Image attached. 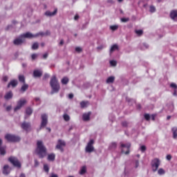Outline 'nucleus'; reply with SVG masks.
Listing matches in <instances>:
<instances>
[{
  "mask_svg": "<svg viewBox=\"0 0 177 177\" xmlns=\"http://www.w3.org/2000/svg\"><path fill=\"white\" fill-rule=\"evenodd\" d=\"M46 125H48V115L44 113L41 115V122L40 128H45Z\"/></svg>",
  "mask_w": 177,
  "mask_h": 177,
  "instance_id": "obj_10",
  "label": "nucleus"
},
{
  "mask_svg": "<svg viewBox=\"0 0 177 177\" xmlns=\"http://www.w3.org/2000/svg\"><path fill=\"white\" fill-rule=\"evenodd\" d=\"M170 86H171V88H174V89H176V88H177L176 84H175V83H171V84H170Z\"/></svg>",
  "mask_w": 177,
  "mask_h": 177,
  "instance_id": "obj_45",
  "label": "nucleus"
},
{
  "mask_svg": "<svg viewBox=\"0 0 177 177\" xmlns=\"http://www.w3.org/2000/svg\"><path fill=\"white\" fill-rule=\"evenodd\" d=\"M57 14V8H55L53 12L49 10L46 11L45 12V16H47L48 17H52L53 16H56Z\"/></svg>",
  "mask_w": 177,
  "mask_h": 177,
  "instance_id": "obj_14",
  "label": "nucleus"
},
{
  "mask_svg": "<svg viewBox=\"0 0 177 177\" xmlns=\"http://www.w3.org/2000/svg\"><path fill=\"white\" fill-rule=\"evenodd\" d=\"M64 146H66V142L62 140H59L56 148L63 151V147H64Z\"/></svg>",
  "mask_w": 177,
  "mask_h": 177,
  "instance_id": "obj_11",
  "label": "nucleus"
},
{
  "mask_svg": "<svg viewBox=\"0 0 177 177\" xmlns=\"http://www.w3.org/2000/svg\"><path fill=\"white\" fill-rule=\"evenodd\" d=\"M110 29L112 30V31H115V30H118V26L117 25L111 26Z\"/></svg>",
  "mask_w": 177,
  "mask_h": 177,
  "instance_id": "obj_38",
  "label": "nucleus"
},
{
  "mask_svg": "<svg viewBox=\"0 0 177 177\" xmlns=\"http://www.w3.org/2000/svg\"><path fill=\"white\" fill-rule=\"evenodd\" d=\"M32 60H35V59H37V57H38V55L37 54H32L31 56Z\"/></svg>",
  "mask_w": 177,
  "mask_h": 177,
  "instance_id": "obj_47",
  "label": "nucleus"
},
{
  "mask_svg": "<svg viewBox=\"0 0 177 177\" xmlns=\"http://www.w3.org/2000/svg\"><path fill=\"white\" fill-rule=\"evenodd\" d=\"M8 80H9V77H8V76H4L3 77V81H4V82H8Z\"/></svg>",
  "mask_w": 177,
  "mask_h": 177,
  "instance_id": "obj_51",
  "label": "nucleus"
},
{
  "mask_svg": "<svg viewBox=\"0 0 177 177\" xmlns=\"http://www.w3.org/2000/svg\"><path fill=\"white\" fill-rule=\"evenodd\" d=\"M10 110H12V106H8L6 107V111H10Z\"/></svg>",
  "mask_w": 177,
  "mask_h": 177,
  "instance_id": "obj_54",
  "label": "nucleus"
},
{
  "mask_svg": "<svg viewBox=\"0 0 177 177\" xmlns=\"http://www.w3.org/2000/svg\"><path fill=\"white\" fill-rule=\"evenodd\" d=\"M83 121H89L91 120V113H84L82 115Z\"/></svg>",
  "mask_w": 177,
  "mask_h": 177,
  "instance_id": "obj_21",
  "label": "nucleus"
},
{
  "mask_svg": "<svg viewBox=\"0 0 177 177\" xmlns=\"http://www.w3.org/2000/svg\"><path fill=\"white\" fill-rule=\"evenodd\" d=\"M10 28H12V25H8L6 28V30L8 31V30H10Z\"/></svg>",
  "mask_w": 177,
  "mask_h": 177,
  "instance_id": "obj_53",
  "label": "nucleus"
},
{
  "mask_svg": "<svg viewBox=\"0 0 177 177\" xmlns=\"http://www.w3.org/2000/svg\"><path fill=\"white\" fill-rule=\"evenodd\" d=\"M35 38H37V37H48V35H50V32L49 30H46V32H39L38 33H36Z\"/></svg>",
  "mask_w": 177,
  "mask_h": 177,
  "instance_id": "obj_13",
  "label": "nucleus"
},
{
  "mask_svg": "<svg viewBox=\"0 0 177 177\" xmlns=\"http://www.w3.org/2000/svg\"><path fill=\"white\" fill-rule=\"evenodd\" d=\"M140 149L142 153L146 151V146L145 145H142Z\"/></svg>",
  "mask_w": 177,
  "mask_h": 177,
  "instance_id": "obj_42",
  "label": "nucleus"
},
{
  "mask_svg": "<svg viewBox=\"0 0 177 177\" xmlns=\"http://www.w3.org/2000/svg\"><path fill=\"white\" fill-rule=\"evenodd\" d=\"M44 169L45 171V172H49V166H48V165H44Z\"/></svg>",
  "mask_w": 177,
  "mask_h": 177,
  "instance_id": "obj_40",
  "label": "nucleus"
},
{
  "mask_svg": "<svg viewBox=\"0 0 177 177\" xmlns=\"http://www.w3.org/2000/svg\"><path fill=\"white\" fill-rule=\"evenodd\" d=\"M122 147V153L124 154H128L129 153V149L131 148V143L128 142L127 144L120 143Z\"/></svg>",
  "mask_w": 177,
  "mask_h": 177,
  "instance_id": "obj_6",
  "label": "nucleus"
},
{
  "mask_svg": "<svg viewBox=\"0 0 177 177\" xmlns=\"http://www.w3.org/2000/svg\"><path fill=\"white\" fill-rule=\"evenodd\" d=\"M170 17L174 21H177V10H172L170 13Z\"/></svg>",
  "mask_w": 177,
  "mask_h": 177,
  "instance_id": "obj_19",
  "label": "nucleus"
},
{
  "mask_svg": "<svg viewBox=\"0 0 177 177\" xmlns=\"http://www.w3.org/2000/svg\"><path fill=\"white\" fill-rule=\"evenodd\" d=\"M117 49H118V46L117 44H114L111 46L110 53H113V52H114V50H117Z\"/></svg>",
  "mask_w": 177,
  "mask_h": 177,
  "instance_id": "obj_31",
  "label": "nucleus"
},
{
  "mask_svg": "<svg viewBox=\"0 0 177 177\" xmlns=\"http://www.w3.org/2000/svg\"><path fill=\"white\" fill-rule=\"evenodd\" d=\"M151 167L153 172H156L158 167H160V160L158 158H155L151 161Z\"/></svg>",
  "mask_w": 177,
  "mask_h": 177,
  "instance_id": "obj_7",
  "label": "nucleus"
},
{
  "mask_svg": "<svg viewBox=\"0 0 177 177\" xmlns=\"http://www.w3.org/2000/svg\"><path fill=\"white\" fill-rule=\"evenodd\" d=\"M36 153L39 156V158H44L46 156V147L44 146L42 141H37Z\"/></svg>",
  "mask_w": 177,
  "mask_h": 177,
  "instance_id": "obj_1",
  "label": "nucleus"
},
{
  "mask_svg": "<svg viewBox=\"0 0 177 177\" xmlns=\"http://www.w3.org/2000/svg\"><path fill=\"white\" fill-rule=\"evenodd\" d=\"M5 139H6V140H8V142H20V140H21V138H20V137L17 136H15L13 134H6L5 136Z\"/></svg>",
  "mask_w": 177,
  "mask_h": 177,
  "instance_id": "obj_5",
  "label": "nucleus"
},
{
  "mask_svg": "<svg viewBox=\"0 0 177 177\" xmlns=\"http://www.w3.org/2000/svg\"><path fill=\"white\" fill-rule=\"evenodd\" d=\"M108 3H114L113 0H107Z\"/></svg>",
  "mask_w": 177,
  "mask_h": 177,
  "instance_id": "obj_62",
  "label": "nucleus"
},
{
  "mask_svg": "<svg viewBox=\"0 0 177 177\" xmlns=\"http://www.w3.org/2000/svg\"><path fill=\"white\" fill-rule=\"evenodd\" d=\"M0 154L1 156H5V154H6L5 148L2 147V139H1V138H0Z\"/></svg>",
  "mask_w": 177,
  "mask_h": 177,
  "instance_id": "obj_22",
  "label": "nucleus"
},
{
  "mask_svg": "<svg viewBox=\"0 0 177 177\" xmlns=\"http://www.w3.org/2000/svg\"><path fill=\"white\" fill-rule=\"evenodd\" d=\"M158 175H164L165 174V170H164L162 168H160L158 169Z\"/></svg>",
  "mask_w": 177,
  "mask_h": 177,
  "instance_id": "obj_35",
  "label": "nucleus"
},
{
  "mask_svg": "<svg viewBox=\"0 0 177 177\" xmlns=\"http://www.w3.org/2000/svg\"><path fill=\"white\" fill-rule=\"evenodd\" d=\"M75 50H76V52H78L80 53L82 52V48H81L80 47H76Z\"/></svg>",
  "mask_w": 177,
  "mask_h": 177,
  "instance_id": "obj_46",
  "label": "nucleus"
},
{
  "mask_svg": "<svg viewBox=\"0 0 177 177\" xmlns=\"http://www.w3.org/2000/svg\"><path fill=\"white\" fill-rule=\"evenodd\" d=\"M39 165V162H38V160L35 159V167H37Z\"/></svg>",
  "mask_w": 177,
  "mask_h": 177,
  "instance_id": "obj_49",
  "label": "nucleus"
},
{
  "mask_svg": "<svg viewBox=\"0 0 177 177\" xmlns=\"http://www.w3.org/2000/svg\"><path fill=\"white\" fill-rule=\"evenodd\" d=\"M171 158H172V156H171V155L167 156V160H168L169 161V160H171Z\"/></svg>",
  "mask_w": 177,
  "mask_h": 177,
  "instance_id": "obj_57",
  "label": "nucleus"
},
{
  "mask_svg": "<svg viewBox=\"0 0 177 177\" xmlns=\"http://www.w3.org/2000/svg\"><path fill=\"white\" fill-rule=\"evenodd\" d=\"M80 106L82 109H85V107H88V106H89V102L82 101L80 102Z\"/></svg>",
  "mask_w": 177,
  "mask_h": 177,
  "instance_id": "obj_24",
  "label": "nucleus"
},
{
  "mask_svg": "<svg viewBox=\"0 0 177 177\" xmlns=\"http://www.w3.org/2000/svg\"><path fill=\"white\" fill-rule=\"evenodd\" d=\"M171 131L173 132L174 139H176V138H177V127H173Z\"/></svg>",
  "mask_w": 177,
  "mask_h": 177,
  "instance_id": "obj_29",
  "label": "nucleus"
},
{
  "mask_svg": "<svg viewBox=\"0 0 177 177\" xmlns=\"http://www.w3.org/2000/svg\"><path fill=\"white\" fill-rule=\"evenodd\" d=\"M21 127L22 128V129H24V131H28V129L31 128V124L30 122H24L21 124Z\"/></svg>",
  "mask_w": 177,
  "mask_h": 177,
  "instance_id": "obj_12",
  "label": "nucleus"
},
{
  "mask_svg": "<svg viewBox=\"0 0 177 177\" xmlns=\"http://www.w3.org/2000/svg\"><path fill=\"white\" fill-rule=\"evenodd\" d=\"M44 78H45V79L49 78V74L46 73V74L44 75Z\"/></svg>",
  "mask_w": 177,
  "mask_h": 177,
  "instance_id": "obj_61",
  "label": "nucleus"
},
{
  "mask_svg": "<svg viewBox=\"0 0 177 177\" xmlns=\"http://www.w3.org/2000/svg\"><path fill=\"white\" fill-rule=\"evenodd\" d=\"M23 39H24L25 38H35V35H32V33L30 32H27L26 33H24L21 35Z\"/></svg>",
  "mask_w": 177,
  "mask_h": 177,
  "instance_id": "obj_15",
  "label": "nucleus"
},
{
  "mask_svg": "<svg viewBox=\"0 0 177 177\" xmlns=\"http://www.w3.org/2000/svg\"><path fill=\"white\" fill-rule=\"evenodd\" d=\"M135 32L137 34V35H138V37L143 35V30H136Z\"/></svg>",
  "mask_w": 177,
  "mask_h": 177,
  "instance_id": "obj_37",
  "label": "nucleus"
},
{
  "mask_svg": "<svg viewBox=\"0 0 177 177\" xmlns=\"http://www.w3.org/2000/svg\"><path fill=\"white\" fill-rule=\"evenodd\" d=\"M143 45H144L145 48H146V49H147V48H149V44L144 43Z\"/></svg>",
  "mask_w": 177,
  "mask_h": 177,
  "instance_id": "obj_60",
  "label": "nucleus"
},
{
  "mask_svg": "<svg viewBox=\"0 0 177 177\" xmlns=\"http://www.w3.org/2000/svg\"><path fill=\"white\" fill-rule=\"evenodd\" d=\"M93 145H95V141L93 140H90L85 147V152L88 153H93V151H95V147H93Z\"/></svg>",
  "mask_w": 177,
  "mask_h": 177,
  "instance_id": "obj_4",
  "label": "nucleus"
},
{
  "mask_svg": "<svg viewBox=\"0 0 177 177\" xmlns=\"http://www.w3.org/2000/svg\"><path fill=\"white\" fill-rule=\"evenodd\" d=\"M110 64H111V66H113V67H115V66H117V61L111 60Z\"/></svg>",
  "mask_w": 177,
  "mask_h": 177,
  "instance_id": "obj_39",
  "label": "nucleus"
},
{
  "mask_svg": "<svg viewBox=\"0 0 177 177\" xmlns=\"http://www.w3.org/2000/svg\"><path fill=\"white\" fill-rule=\"evenodd\" d=\"M48 53H46L44 54L43 57H44V59H47V58H48Z\"/></svg>",
  "mask_w": 177,
  "mask_h": 177,
  "instance_id": "obj_55",
  "label": "nucleus"
},
{
  "mask_svg": "<svg viewBox=\"0 0 177 177\" xmlns=\"http://www.w3.org/2000/svg\"><path fill=\"white\" fill-rule=\"evenodd\" d=\"M144 117L145 120H147V121H149L150 120V115L148 113L145 114Z\"/></svg>",
  "mask_w": 177,
  "mask_h": 177,
  "instance_id": "obj_43",
  "label": "nucleus"
},
{
  "mask_svg": "<svg viewBox=\"0 0 177 177\" xmlns=\"http://www.w3.org/2000/svg\"><path fill=\"white\" fill-rule=\"evenodd\" d=\"M3 175H9V174H10V167H9V165H4L3 168Z\"/></svg>",
  "mask_w": 177,
  "mask_h": 177,
  "instance_id": "obj_17",
  "label": "nucleus"
},
{
  "mask_svg": "<svg viewBox=\"0 0 177 177\" xmlns=\"http://www.w3.org/2000/svg\"><path fill=\"white\" fill-rule=\"evenodd\" d=\"M74 19H75V20H78V19H80V16L75 15Z\"/></svg>",
  "mask_w": 177,
  "mask_h": 177,
  "instance_id": "obj_64",
  "label": "nucleus"
},
{
  "mask_svg": "<svg viewBox=\"0 0 177 177\" xmlns=\"http://www.w3.org/2000/svg\"><path fill=\"white\" fill-rule=\"evenodd\" d=\"M149 11L151 13H154V12H156V7L154 6H150Z\"/></svg>",
  "mask_w": 177,
  "mask_h": 177,
  "instance_id": "obj_36",
  "label": "nucleus"
},
{
  "mask_svg": "<svg viewBox=\"0 0 177 177\" xmlns=\"http://www.w3.org/2000/svg\"><path fill=\"white\" fill-rule=\"evenodd\" d=\"M8 161L13 165V167H15V168H21V163L17 157L10 156L8 158Z\"/></svg>",
  "mask_w": 177,
  "mask_h": 177,
  "instance_id": "obj_3",
  "label": "nucleus"
},
{
  "mask_svg": "<svg viewBox=\"0 0 177 177\" xmlns=\"http://www.w3.org/2000/svg\"><path fill=\"white\" fill-rule=\"evenodd\" d=\"M55 158H56V155L55 153L48 154L47 160L48 161H55Z\"/></svg>",
  "mask_w": 177,
  "mask_h": 177,
  "instance_id": "obj_23",
  "label": "nucleus"
},
{
  "mask_svg": "<svg viewBox=\"0 0 177 177\" xmlns=\"http://www.w3.org/2000/svg\"><path fill=\"white\" fill-rule=\"evenodd\" d=\"M86 172V167L84 166L82 167L80 171V175H84Z\"/></svg>",
  "mask_w": 177,
  "mask_h": 177,
  "instance_id": "obj_33",
  "label": "nucleus"
},
{
  "mask_svg": "<svg viewBox=\"0 0 177 177\" xmlns=\"http://www.w3.org/2000/svg\"><path fill=\"white\" fill-rule=\"evenodd\" d=\"M50 177H59V176H57V174H51Z\"/></svg>",
  "mask_w": 177,
  "mask_h": 177,
  "instance_id": "obj_56",
  "label": "nucleus"
},
{
  "mask_svg": "<svg viewBox=\"0 0 177 177\" xmlns=\"http://www.w3.org/2000/svg\"><path fill=\"white\" fill-rule=\"evenodd\" d=\"M24 42H26V39H24L23 37H21V35H20L19 36V37L16 38L13 41L14 45H16L17 46H19L20 45H23V44H24Z\"/></svg>",
  "mask_w": 177,
  "mask_h": 177,
  "instance_id": "obj_8",
  "label": "nucleus"
},
{
  "mask_svg": "<svg viewBox=\"0 0 177 177\" xmlns=\"http://www.w3.org/2000/svg\"><path fill=\"white\" fill-rule=\"evenodd\" d=\"M50 84L53 89L51 95H53V93H57L59 91H60V84H59L56 75L53 76V78L50 80Z\"/></svg>",
  "mask_w": 177,
  "mask_h": 177,
  "instance_id": "obj_2",
  "label": "nucleus"
},
{
  "mask_svg": "<svg viewBox=\"0 0 177 177\" xmlns=\"http://www.w3.org/2000/svg\"><path fill=\"white\" fill-rule=\"evenodd\" d=\"M62 84H63L64 85H67V84H68V77H63V79L62 80Z\"/></svg>",
  "mask_w": 177,
  "mask_h": 177,
  "instance_id": "obj_32",
  "label": "nucleus"
},
{
  "mask_svg": "<svg viewBox=\"0 0 177 177\" xmlns=\"http://www.w3.org/2000/svg\"><path fill=\"white\" fill-rule=\"evenodd\" d=\"M39 46V44H38V42H35L32 44V49H33V50H35L38 49Z\"/></svg>",
  "mask_w": 177,
  "mask_h": 177,
  "instance_id": "obj_34",
  "label": "nucleus"
},
{
  "mask_svg": "<svg viewBox=\"0 0 177 177\" xmlns=\"http://www.w3.org/2000/svg\"><path fill=\"white\" fill-rule=\"evenodd\" d=\"M18 78H19V82H22V84H26V78L24 77V75H19Z\"/></svg>",
  "mask_w": 177,
  "mask_h": 177,
  "instance_id": "obj_27",
  "label": "nucleus"
},
{
  "mask_svg": "<svg viewBox=\"0 0 177 177\" xmlns=\"http://www.w3.org/2000/svg\"><path fill=\"white\" fill-rule=\"evenodd\" d=\"M19 177H26V174L24 173H21Z\"/></svg>",
  "mask_w": 177,
  "mask_h": 177,
  "instance_id": "obj_63",
  "label": "nucleus"
},
{
  "mask_svg": "<svg viewBox=\"0 0 177 177\" xmlns=\"http://www.w3.org/2000/svg\"><path fill=\"white\" fill-rule=\"evenodd\" d=\"M24 84L21 88V92L24 93V92H26L28 89V84H26V83H24Z\"/></svg>",
  "mask_w": 177,
  "mask_h": 177,
  "instance_id": "obj_28",
  "label": "nucleus"
},
{
  "mask_svg": "<svg viewBox=\"0 0 177 177\" xmlns=\"http://www.w3.org/2000/svg\"><path fill=\"white\" fill-rule=\"evenodd\" d=\"M115 80V77L114 76H111L109 77L106 81V84H113L114 82V80Z\"/></svg>",
  "mask_w": 177,
  "mask_h": 177,
  "instance_id": "obj_25",
  "label": "nucleus"
},
{
  "mask_svg": "<svg viewBox=\"0 0 177 177\" xmlns=\"http://www.w3.org/2000/svg\"><path fill=\"white\" fill-rule=\"evenodd\" d=\"M64 40L61 39L60 42H59V45L62 46V45H64Z\"/></svg>",
  "mask_w": 177,
  "mask_h": 177,
  "instance_id": "obj_58",
  "label": "nucleus"
},
{
  "mask_svg": "<svg viewBox=\"0 0 177 177\" xmlns=\"http://www.w3.org/2000/svg\"><path fill=\"white\" fill-rule=\"evenodd\" d=\"M17 84H19V82H17V80H12L9 82L7 88H10V86H12V88H16V86H17Z\"/></svg>",
  "mask_w": 177,
  "mask_h": 177,
  "instance_id": "obj_16",
  "label": "nucleus"
},
{
  "mask_svg": "<svg viewBox=\"0 0 177 177\" xmlns=\"http://www.w3.org/2000/svg\"><path fill=\"white\" fill-rule=\"evenodd\" d=\"M68 97H69L70 99H73V97H74V95H73V94H69V95H68Z\"/></svg>",
  "mask_w": 177,
  "mask_h": 177,
  "instance_id": "obj_59",
  "label": "nucleus"
},
{
  "mask_svg": "<svg viewBox=\"0 0 177 177\" xmlns=\"http://www.w3.org/2000/svg\"><path fill=\"white\" fill-rule=\"evenodd\" d=\"M139 167V160L135 161V168H138Z\"/></svg>",
  "mask_w": 177,
  "mask_h": 177,
  "instance_id": "obj_52",
  "label": "nucleus"
},
{
  "mask_svg": "<svg viewBox=\"0 0 177 177\" xmlns=\"http://www.w3.org/2000/svg\"><path fill=\"white\" fill-rule=\"evenodd\" d=\"M129 20V18H122L121 19V21H122V23H127Z\"/></svg>",
  "mask_w": 177,
  "mask_h": 177,
  "instance_id": "obj_44",
  "label": "nucleus"
},
{
  "mask_svg": "<svg viewBox=\"0 0 177 177\" xmlns=\"http://www.w3.org/2000/svg\"><path fill=\"white\" fill-rule=\"evenodd\" d=\"M64 120L66 121H70V116L67 114L64 115Z\"/></svg>",
  "mask_w": 177,
  "mask_h": 177,
  "instance_id": "obj_41",
  "label": "nucleus"
},
{
  "mask_svg": "<svg viewBox=\"0 0 177 177\" xmlns=\"http://www.w3.org/2000/svg\"><path fill=\"white\" fill-rule=\"evenodd\" d=\"M104 45H101L98 47H97V49H98V50H102V49H104Z\"/></svg>",
  "mask_w": 177,
  "mask_h": 177,
  "instance_id": "obj_50",
  "label": "nucleus"
},
{
  "mask_svg": "<svg viewBox=\"0 0 177 177\" xmlns=\"http://www.w3.org/2000/svg\"><path fill=\"white\" fill-rule=\"evenodd\" d=\"M109 150H115L117 149V143L116 142H112L109 147Z\"/></svg>",
  "mask_w": 177,
  "mask_h": 177,
  "instance_id": "obj_26",
  "label": "nucleus"
},
{
  "mask_svg": "<svg viewBox=\"0 0 177 177\" xmlns=\"http://www.w3.org/2000/svg\"><path fill=\"white\" fill-rule=\"evenodd\" d=\"M26 113L27 115H31L32 114V109L31 107L26 108Z\"/></svg>",
  "mask_w": 177,
  "mask_h": 177,
  "instance_id": "obj_30",
  "label": "nucleus"
},
{
  "mask_svg": "<svg viewBox=\"0 0 177 177\" xmlns=\"http://www.w3.org/2000/svg\"><path fill=\"white\" fill-rule=\"evenodd\" d=\"M12 97H13V93L12 91L8 92L4 96V99H6V100H9Z\"/></svg>",
  "mask_w": 177,
  "mask_h": 177,
  "instance_id": "obj_20",
  "label": "nucleus"
},
{
  "mask_svg": "<svg viewBox=\"0 0 177 177\" xmlns=\"http://www.w3.org/2000/svg\"><path fill=\"white\" fill-rule=\"evenodd\" d=\"M122 127H128V122H127V121L122 122Z\"/></svg>",
  "mask_w": 177,
  "mask_h": 177,
  "instance_id": "obj_48",
  "label": "nucleus"
},
{
  "mask_svg": "<svg viewBox=\"0 0 177 177\" xmlns=\"http://www.w3.org/2000/svg\"><path fill=\"white\" fill-rule=\"evenodd\" d=\"M26 103H27V100H24V99H21L17 102V105L16 106V107L14 109V111H18V110H20V109H21V107L23 106H24V104H26Z\"/></svg>",
  "mask_w": 177,
  "mask_h": 177,
  "instance_id": "obj_9",
  "label": "nucleus"
},
{
  "mask_svg": "<svg viewBox=\"0 0 177 177\" xmlns=\"http://www.w3.org/2000/svg\"><path fill=\"white\" fill-rule=\"evenodd\" d=\"M33 76L35 78H40V77H42V71L40 70H35L33 72Z\"/></svg>",
  "mask_w": 177,
  "mask_h": 177,
  "instance_id": "obj_18",
  "label": "nucleus"
}]
</instances>
